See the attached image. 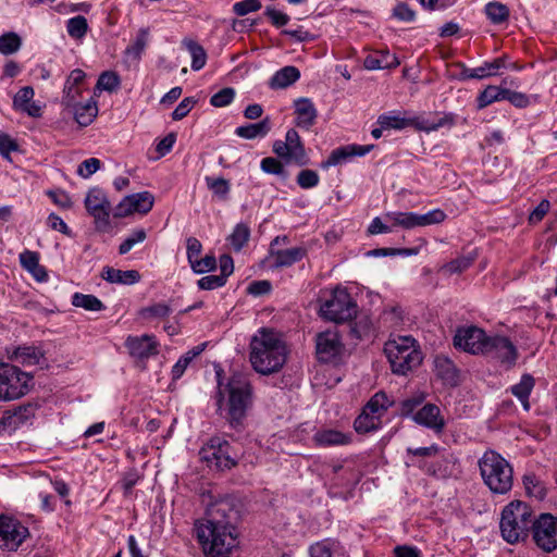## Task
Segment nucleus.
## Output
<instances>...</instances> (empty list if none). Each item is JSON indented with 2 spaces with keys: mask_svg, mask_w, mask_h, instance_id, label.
<instances>
[{
  "mask_svg": "<svg viewBox=\"0 0 557 557\" xmlns=\"http://www.w3.org/2000/svg\"><path fill=\"white\" fill-rule=\"evenodd\" d=\"M205 522L196 523L197 540L206 557H231L238 548L236 523L240 517L239 502L230 495L207 507Z\"/></svg>",
  "mask_w": 557,
  "mask_h": 557,
  "instance_id": "1",
  "label": "nucleus"
},
{
  "mask_svg": "<svg viewBox=\"0 0 557 557\" xmlns=\"http://www.w3.org/2000/svg\"><path fill=\"white\" fill-rule=\"evenodd\" d=\"M249 360L252 369L270 375L278 372L286 362L287 347L281 334L273 329L262 327L251 337Z\"/></svg>",
  "mask_w": 557,
  "mask_h": 557,
  "instance_id": "2",
  "label": "nucleus"
},
{
  "mask_svg": "<svg viewBox=\"0 0 557 557\" xmlns=\"http://www.w3.org/2000/svg\"><path fill=\"white\" fill-rule=\"evenodd\" d=\"M226 387L228 400L225 419L232 429L240 431L252 404V386L246 376L236 373L231 376Z\"/></svg>",
  "mask_w": 557,
  "mask_h": 557,
  "instance_id": "3",
  "label": "nucleus"
},
{
  "mask_svg": "<svg viewBox=\"0 0 557 557\" xmlns=\"http://www.w3.org/2000/svg\"><path fill=\"white\" fill-rule=\"evenodd\" d=\"M533 520V511L527 503L510 502L502 511L499 528L503 539L509 544L525 540Z\"/></svg>",
  "mask_w": 557,
  "mask_h": 557,
  "instance_id": "4",
  "label": "nucleus"
},
{
  "mask_svg": "<svg viewBox=\"0 0 557 557\" xmlns=\"http://www.w3.org/2000/svg\"><path fill=\"white\" fill-rule=\"evenodd\" d=\"M484 484L493 494H507L513 484V471L510 463L494 450L484 453L479 460Z\"/></svg>",
  "mask_w": 557,
  "mask_h": 557,
  "instance_id": "5",
  "label": "nucleus"
},
{
  "mask_svg": "<svg viewBox=\"0 0 557 557\" xmlns=\"http://www.w3.org/2000/svg\"><path fill=\"white\" fill-rule=\"evenodd\" d=\"M413 344L414 339L410 336H401L385 343L384 352L393 373L405 375L421 363V352Z\"/></svg>",
  "mask_w": 557,
  "mask_h": 557,
  "instance_id": "6",
  "label": "nucleus"
},
{
  "mask_svg": "<svg viewBox=\"0 0 557 557\" xmlns=\"http://www.w3.org/2000/svg\"><path fill=\"white\" fill-rule=\"evenodd\" d=\"M33 386V376L10 363H0V401L17 399Z\"/></svg>",
  "mask_w": 557,
  "mask_h": 557,
  "instance_id": "7",
  "label": "nucleus"
},
{
  "mask_svg": "<svg viewBox=\"0 0 557 557\" xmlns=\"http://www.w3.org/2000/svg\"><path fill=\"white\" fill-rule=\"evenodd\" d=\"M322 317L335 323L350 321L357 314V304L342 288H336L320 307Z\"/></svg>",
  "mask_w": 557,
  "mask_h": 557,
  "instance_id": "8",
  "label": "nucleus"
},
{
  "mask_svg": "<svg viewBox=\"0 0 557 557\" xmlns=\"http://www.w3.org/2000/svg\"><path fill=\"white\" fill-rule=\"evenodd\" d=\"M201 460L216 470H230L237 463V455L232 451L230 443L221 437H212L199 451Z\"/></svg>",
  "mask_w": 557,
  "mask_h": 557,
  "instance_id": "9",
  "label": "nucleus"
},
{
  "mask_svg": "<svg viewBox=\"0 0 557 557\" xmlns=\"http://www.w3.org/2000/svg\"><path fill=\"white\" fill-rule=\"evenodd\" d=\"M273 152L287 162H294L299 166L308 164L309 158L298 132L294 128L287 131L285 140H275L272 146Z\"/></svg>",
  "mask_w": 557,
  "mask_h": 557,
  "instance_id": "10",
  "label": "nucleus"
},
{
  "mask_svg": "<svg viewBox=\"0 0 557 557\" xmlns=\"http://www.w3.org/2000/svg\"><path fill=\"white\" fill-rule=\"evenodd\" d=\"M533 540L546 553L557 548V518L550 513H542L532 523Z\"/></svg>",
  "mask_w": 557,
  "mask_h": 557,
  "instance_id": "11",
  "label": "nucleus"
},
{
  "mask_svg": "<svg viewBox=\"0 0 557 557\" xmlns=\"http://www.w3.org/2000/svg\"><path fill=\"white\" fill-rule=\"evenodd\" d=\"M492 336L476 326L458 329L454 336V345L470 354H485Z\"/></svg>",
  "mask_w": 557,
  "mask_h": 557,
  "instance_id": "12",
  "label": "nucleus"
},
{
  "mask_svg": "<svg viewBox=\"0 0 557 557\" xmlns=\"http://www.w3.org/2000/svg\"><path fill=\"white\" fill-rule=\"evenodd\" d=\"M85 208L94 216L97 228H104L109 225L111 203L104 191L100 188H91L85 198Z\"/></svg>",
  "mask_w": 557,
  "mask_h": 557,
  "instance_id": "13",
  "label": "nucleus"
},
{
  "mask_svg": "<svg viewBox=\"0 0 557 557\" xmlns=\"http://www.w3.org/2000/svg\"><path fill=\"white\" fill-rule=\"evenodd\" d=\"M29 535L28 529L20 521L0 516V547L8 550H16Z\"/></svg>",
  "mask_w": 557,
  "mask_h": 557,
  "instance_id": "14",
  "label": "nucleus"
},
{
  "mask_svg": "<svg viewBox=\"0 0 557 557\" xmlns=\"http://www.w3.org/2000/svg\"><path fill=\"white\" fill-rule=\"evenodd\" d=\"M154 198L149 191H141L124 197L116 206L113 215L124 218L134 212L148 213L153 207Z\"/></svg>",
  "mask_w": 557,
  "mask_h": 557,
  "instance_id": "15",
  "label": "nucleus"
},
{
  "mask_svg": "<svg viewBox=\"0 0 557 557\" xmlns=\"http://www.w3.org/2000/svg\"><path fill=\"white\" fill-rule=\"evenodd\" d=\"M317 356L322 362L333 361L342 352L341 337L335 331H326L317 335Z\"/></svg>",
  "mask_w": 557,
  "mask_h": 557,
  "instance_id": "16",
  "label": "nucleus"
},
{
  "mask_svg": "<svg viewBox=\"0 0 557 557\" xmlns=\"http://www.w3.org/2000/svg\"><path fill=\"white\" fill-rule=\"evenodd\" d=\"M484 355L510 366L516 362L518 356L515 345L505 336H492Z\"/></svg>",
  "mask_w": 557,
  "mask_h": 557,
  "instance_id": "17",
  "label": "nucleus"
},
{
  "mask_svg": "<svg viewBox=\"0 0 557 557\" xmlns=\"http://www.w3.org/2000/svg\"><path fill=\"white\" fill-rule=\"evenodd\" d=\"M412 420L419 425L433 430L436 433L443 432L445 420L441 416L440 408L434 404H425L412 416Z\"/></svg>",
  "mask_w": 557,
  "mask_h": 557,
  "instance_id": "18",
  "label": "nucleus"
},
{
  "mask_svg": "<svg viewBox=\"0 0 557 557\" xmlns=\"http://www.w3.org/2000/svg\"><path fill=\"white\" fill-rule=\"evenodd\" d=\"M374 148L373 145H364V146H360V145H346V146H342L339 148H336L334 149L331 154L329 156V158L322 162L321 166L323 169H327L330 166H335L337 164H341L345 161H347L348 159L352 158V157H362L364 154H367L368 152H370L372 149Z\"/></svg>",
  "mask_w": 557,
  "mask_h": 557,
  "instance_id": "19",
  "label": "nucleus"
},
{
  "mask_svg": "<svg viewBox=\"0 0 557 557\" xmlns=\"http://www.w3.org/2000/svg\"><path fill=\"white\" fill-rule=\"evenodd\" d=\"M126 347L129 354L138 359H147L158 354V344L153 336L143 335L139 337H128Z\"/></svg>",
  "mask_w": 557,
  "mask_h": 557,
  "instance_id": "20",
  "label": "nucleus"
},
{
  "mask_svg": "<svg viewBox=\"0 0 557 557\" xmlns=\"http://www.w3.org/2000/svg\"><path fill=\"white\" fill-rule=\"evenodd\" d=\"M35 91L33 87L25 86L21 88L13 98V108L32 117L41 116V107L33 101Z\"/></svg>",
  "mask_w": 557,
  "mask_h": 557,
  "instance_id": "21",
  "label": "nucleus"
},
{
  "mask_svg": "<svg viewBox=\"0 0 557 557\" xmlns=\"http://www.w3.org/2000/svg\"><path fill=\"white\" fill-rule=\"evenodd\" d=\"M296 125L309 129L317 120L318 113L312 101L308 98H300L295 101Z\"/></svg>",
  "mask_w": 557,
  "mask_h": 557,
  "instance_id": "22",
  "label": "nucleus"
},
{
  "mask_svg": "<svg viewBox=\"0 0 557 557\" xmlns=\"http://www.w3.org/2000/svg\"><path fill=\"white\" fill-rule=\"evenodd\" d=\"M314 444L320 447L347 445L351 442V434H345L337 430L323 429L314 433Z\"/></svg>",
  "mask_w": 557,
  "mask_h": 557,
  "instance_id": "23",
  "label": "nucleus"
},
{
  "mask_svg": "<svg viewBox=\"0 0 557 557\" xmlns=\"http://www.w3.org/2000/svg\"><path fill=\"white\" fill-rule=\"evenodd\" d=\"M101 277L112 284L133 285L140 281L141 275L137 270H119L111 267H104Z\"/></svg>",
  "mask_w": 557,
  "mask_h": 557,
  "instance_id": "24",
  "label": "nucleus"
},
{
  "mask_svg": "<svg viewBox=\"0 0 557 557\" xmlns=\"http://www.w3.org/2000/svg\"><path fill=\"white\" fill-rule=\"evenodd\" d=\"M273 258V268H285L290 267L294 263L300 261L306 256V249L301 247H293L283 250H270Z\"/></svg>",
  "mask_w": 557,
  "mask_h": 557,
  "instance_id": "25",
  "label": "nucleus"
},
{
  "mask_svg": "<svg viewBox=\"0 0 557 557\" xmlns=\"http://www.w3.org/2000/svg\"><path fill=\"white\" fill-rule=\"evenodd\" d=\"M436 375L446 384L455 386L458 383V370L454 362L444 356L434 360Z\"/></svg>",
  "mask_w": 557,
  "mask_h": 557,
  "instance_id": "26",
  "label": "nucleus"
},
{
  "mask_svg": "<svg viewBox=\"0 0 557 557\" xmlns=\"http://www.w3.org/2000/svg\"><path fill=\"white\" fill-rule=\"evenodd\" d=\"M300 77V72L297 67L287 65L283 69L278 70L270 79L269 86L272 89H283L295 82H297Z\"/></svg>",
  "mask_w": 557,
  "mask_h": 557,
  "instance_id": "27",
  "label": "nucleus"
},
{
  "mask_svg": "<svg viewBox=\"0 0 557 557\" xmlns=\"http://www.w3.org/2000/svg\"><path fill=\"white\" fill-rule=\"evenodd\" d=\"M271 131V119L265 116L262 121L258 123L247 124L243 126H238L235 129V134L238 137L245 139H255L258 137H264Z\"/></svg>",
  "mask_w": 557,
  "mask_h": 557,
  "instance_id": "28",
  "label": "nucleus"
},
{
  "mask_svg": "<svg viewBox=\"0 0 557 557\" xmlns=\"http://www.w3.org/2000/svg\"><path fill=\"white\" fill-rule=\"evenodd\" d=\"M74 119L81 126H88L98 114V107L94 99H89L85 104H74Z\"/></svg>",
  "mask_w": 557,
  "mask_h": 557,
  "instance_id": "29",
  "label": "nucleus"
},
{
  "mask_svg": "<svg viewBox=\"0 0 557 557\" xmlns=\"http://www.w3.org/2000/svg\"><path fill=\"white\" fill-rule=\"evenodd\" d=\"M478 258V251L471 250L466 255H461L456 259L445 263L442 267V271L448 274L462 273L469 269Z\"/></svg>",
  "mask_w": 557,
  "mask_h": 557,
  "instance_id": "30",
  "label": "nucleus"
},
{
  "mask_svg": "<svg viewBox=\"0 0 557 557\" xmlns=\"http://www.w3.org/2000/svg\"><path fill=\"white\" fill-rule=\"evenodd\" d=\"M534 379L531 374H523L519 383L511 386L510 391L522 404L525 410L530 409L529 396L534 387Z\"/></svg>",
  "mask_w": 557,
  "mask_h": 557,
  "instance_id": "31",
  "label": "nucleus"
},
{
  "mask_svg": "<svg viewBox=\"0 0 557 557\" xmlns=\"http://www.w3.org/2000/svg\"><path fill=\"white\" fill-rule=\"evenodd\" d=\"M363 65L367 70H382V69H393L399 65V61L396 55L391 54L388 51L381 52L380 57L376 55H368Z\"/></svg>",
  "mask_w": 557,
  "mask_h": 557,
  "instance_id": "32",
  "label": "nucleus"
},
{
  "mask_svg": "<svg viewBox=\"0 0 557 557\" xmlns=\"http://www.w3.org/2000/svg\"><path fill=\"white\" fill-rule=\"evenodd\" d=\"M381 425L379 414H372L362 409V412L356 418L354 422L355 431L359 434L376 431Z\"/></svg>",
  "mask_w": 557,
  "mask_h": 557,
  "instance_id": "33",
  "label": "nucleus"
},
{
  "mask_svg": "<svg viewBox=\"0 0 557 557\" xmlns=\"http://www.w3.org/2000/svg\"><path fill=\"white\" fill-rule=\"evenodd\" d=\"M395 405L396 403L389 400L388 396L384 392H377L370 398L363 409L372 414H379V419H381L384 412Z\"/></svg>",
  "mask_w": 557,
  "mask_h": 557,
  "instance_id": "34",
  "label": "nucleus"
},
{
  "mask_svg": "<svg viewBox=\"0 0 557 557\" xmlns=\"http://www.w3.org/2000/svg\"><path fill=\"white\" fill-rule=\"evenodd\" d=\"M14 358L24 366L40 364L44 352L34 346H21L14 350Z\"/></svg>",
  "mask_w": 557,
  "mask_h": 557,
  "instance_id": "35",
  "label": "nucleus"
},
{
  "mask_svg": "<svg viewBox=\"0 0 557 557\" xmlns=\"http://www.w3.org/2000/svg\"><path fill=\"white\" fill-rule=\"evenodd\" d=\"M72 305L87 311H102L106 307L95 295L75 293L72 296Z\"/></svg>",
  "mask_w": 557,
  "mask_h": 557,
  "instance_id": "36",
  "label": "nucleus"
},
{
  "mask_svg": "<svg viewBox=\"0 0 557 557\" xmlns=\"http://www.w3.org/2000/svg\"><path fill=\"white\" fill-rule=\"evenodd\" d=\"M172 313V308L165 302H156L147 307L141 308L138 311V315L144 320L152 319H165Z\"/></svg>",
  "mask_w": 557,
  "mask_h": 557,
  "instance_id": "37",
  "label": "nucleus"
},
{
  "mask_svg": "<svg viewBox=\"0 0 557 557\" xmlns=\"http://www.w3.org/2000/svg\"><path fill=\"white\" fill-rule=\"evenodd\" d=\"M183 44L191 55V69L194 71L201 70L207 61V53L205 49L198 42L191 39H185Z\"/></svg>",
  "mask_w": 557,
  "mask_h": 557,
  "instance_id": "38",
  "label": "nucleus"
},
{
  "mask_svg": "<svg viewBox=\"0 0 557 557\" xmlns=\"http://www.w3.org/2000/svg\"><path fill=\"white\" fill-rule=\"evenodd\" d=\"M485 14L493 24H502L509 18V9L502 2H488L485 5Z\"/></svg>",
  "mask_w": 557,
  "mask_h": 557,
  "instance_id": "39",
  "label": "nucleus"
},
{
  "mask_svg": "<svg viewBox=\"0 0 557 557\" xmlns=\"http://www.w3.org/2000/svg\"><path fill=\"white\" fill-rule=\"evenodd\" d=\"M250 238V228L245 223H238L227 240L235 251H240Z\"/></svg>",
  "mask_w": 557,
  "mask_h": 557,
  "instance_id": "40",
  "label": "nucleus"
},
{
  "mask_svg": "<svg viewBox=\"0 0 557 557\" xmlns=\"http://www.w3.org/2000/svg\"><path fill=\"white\" fill-rule=\"evenodd\" d=\"M22 47V38L15 32H8L0 36V53L10 55L17 52Z\"/></svg>",
  "mask_w": 557,
  "mask_h": 557,
  "instance_id": "41",
  "label": "nucleus"
},
{
  "mask_svg": "<svg viewBox=\"0 0 557 557\" xmlns=\"http://www.w3.org/2000/svg\"><path fill=\"white\" fill-rule=\"evenodd\" d=\"M424 401V394L419 393L396 404L397 412L401 417H412L417 408Z\"/></svg>",
  "mask_w": 557,
  "mask_h": 557,
  "instance_id": "42",
  "label": "nucleus"
},
{
  "mask_svg": "<svg viewBox=\"0 0 557 557\" xmlns=\"http://www.w3.org/2000/svg\"><path fill=\"white\" fill-rule=\"evenodd\" d=\"M505 88L497 86H487L478 97V108L483 109L494 101L504 100Z\"/></svg>",
  "mask_w": 557,
  "mask_h": 557,
  "instance_id": "43",
  "label": "nucleus"
},
{
  "mask_svg": "<svg viewBox=\"0 0 557 557\" xmlns=\"http://www.w3.org/2000/svg\"><path fill=\"white\" fill-rule=\"evenodd\" d=\"M207 187L218 198L225 200L231 190L230 182L223 177H206Z\"/></svg>",
  "mask_w": 557,
  "mask_h": 557,
  "instance_id": "44",
  "label": "nucleus"
},
{
  "mask_svg": "<svg viewBox=\"0 0 557 557\" xmlns=\"http://www.w3.org/2000/svg\"><path fill=\"white\" fill-rule=\"evenodd\" d=\"M386 219L407 230L417 227L416 212H391L386 214Z\"/></svg>",
  "mask_w": 557,
  "mask_h": 557,
  "instance_id": "45",
  "label": "nucleus"
},
{
  "mask_svg": "<svg viewBox=\"0 0 557 557\" xmlns=\"http://www.w3.org/2000/svg\"><path fill=\"white\" fill-rule=\"evenodd\" d=\"M66 29L71 37L76 39L83 38L88 30V23L86 17L83 15H77L70 18L66 24Z\"/></svg>",
  "mask_w": 557,
  "mask_h": 557,
  "instance_id": "46",
  "label": "nucleus"
},
{
  "mask_svg": "<svg viewBox=\"0 0 557 557\" xmlns=\"http://www.w3.org/2000/svg\"><path fill=\"white\" fill-rule=\"evenodd\" d=\"M455 124V115L451 113L444 114L438 117L436 121L425 120L418 125V128L421 131H425L428 133L437 131L443 126H453Z\"/></svg>",
  "mask_w": 557,
  "mask_h": 557,
  "instance_id": "47",
  "label": "nucleus"
},
{
  "mask_svg": "<svg viewBox=\"0 0 557 557\" xmlns=\"http://www.w3.org/2000/svg\"><path fill=\"white\" fill-rule=\"evenodd\" d=\"M377 124L385 129H403L410 124V121L399 115L382 114L377 119Z\"/></svg>",
  "mask_w": 557,
  "mask_h": 557,
  "instance_id": "48",
  "label": "nucleus"
},
{
  "mask_svg": "<svg viewBox=\"0 0 557 557\" xmlns=\"http://www.w3.org/2000/svg\"><path fill=\"white\" fill-rule=\"evenodd\" d=\"M446 219V213L442 209H434L424 214L417 213V227L440 224Z\"/></svg>",
  "mask_w": 557,
  "mask_h": 557,
  "instance_id": "49",
  "label": "nucleus"
},
{
  "mask_svg": "<svg viewBox=\"0 0 557 557\" xmlns=\"http://www.w3.org/2000/svg\"><path fill=\"white\" fill-rule=\"evenodd\" d=\"M120 83V77L115 72L106 71L100 74L97 82V87L102 90L112 92L119 88Z\"/></svg>",
  "mask_w": 557,
  "mask_h": 557,
  "instance_id": "50",
  "label": "nucleus"
},
{
  "mask_svg": "<svg viewBox=\"0 0 557 557\" xmlns=\"http://www.w3.org/2000/svg\"><path fill=\"white\" fill-rule=\"evenodd\" d=\"M147 41H148V29L147 28L139 29L134 44L126 48V53L128 55L134 57L135 59H139L147 46Z\"/></svg>",
  "mask_w": 557,
  "mask_h": 557,
  "instance_id": "51",
  "label": "nucleus"
},
{
  "mask_svg": "<svg viewBox=\"0 0 557 557\" xmlns=\"http://www.w3.org/2000/svg\"><path fill=\"white\" fill-rule=\"evenodd\" d=\"M38 409V405L35 403H27L20 405L12 409L13 414L16 416L17 422L20 425L26 423L28 420L35 417V413Z\"/></svg>",
  "mask_w": 557,
  "mask_h": 557,
  "instance_id": "52",
  "label": "nucleus"
},
{
  "mask_svg": "<svg viewBox=\"0 0 557 557\" xmlns=\"http://www.w3.org/2000/svg\"><path fill=\"white\" fill-rule=\"evenodd\" d=\"M235 97V90L232 87H225L210 98V104L215 108L228 106Z\"/></svg>",
  "mask_w": 557,
  "mask_h": 557,
  "instance_id": "53",
  "label": "nucleus"
},
{
  "mask_svg": "<svg viewBox=\"0 0 557 557\" xmlns=\"http://www.w3.org/2000/svg\"><path fill=\"white\" fill-rule=\"evenodd\" d=\"M190 267L195 273L201 274L213 271L216 268V260L213 255H207L201 259L197 258Z\"/></svg>",
  "mask_w": 557,
  "mask_h": 557,
  "instance_id": "54",
  "label": "nucleus"
},
{
  "mask_svg": "<svg viewBox=\"0 0 557 557\" xmlns=\"http://www.w3.org/2000/svg\"><path fill=\"white\" fill-rule=\"evenodd\" d=\"M261 170L268 174L274 175H286V171L282 164V162L273 157H267L261 160L260 163Z\"/></svg>",
  "mask_w": 557,
  "mask_h": 557,
  "instance_id": "55",
  "label": "nucleus"
},
{
  "mask_svg": "<svg viewBox=\"0 0 557 557\" xmlns=\"http://www.w3.org/2000/svg\"><path fill=\"white\" fill-rule=\"evenodd\" d=\"M146 239L145 230H136L119 247L120 255L127 253L136 244H139Z\"/></svg>",
  "mask_w": 557,
  "mask_h": 557,
  "instance_id": "56",
  "label": "nucleus"
},
{
  "mask_svg": "<svg viewBox=\"0 0 557 557\" xmlns=\"http://www.w3.org/2000/svg\"><path fill=\"white\" fill-rule=\"evenodd\" d=\"M319 181V175L313 170H302L297 175V184L304 189L315 187Z\"/></svg>",
  "mask_w": 557,
  "mask_h": 557,
  "instance_id": "57",
  "label": "nucleus"
},
{
  "mask_svg": "<svg viewBox=\"0 0 557 557\" xmlns=\"http://www.w3.org/2000/svg\"><path fill=\"white\" fill-rule=\"evenodd\" d=\"M197 100L193 97H186L184 98L180 104L175 108V110L172 112V119L174 121H180L184 119L190 110L196 104Z\"/></svg>",
  "mask_w": 557,
  "mask_h": 557,
  "instance_id": "58",
  "label": "nucleus"
},
{
  "mask_svg": "<svg viewBox=\"0 0 557 557\" xmlns=\"http://www.w3.org/2000/svg\"><path fill=\"white\" fill-rule=\"evenodd\" d=\"M504 100H508L517 108H527L530 104V98L522 92L513 91L505 88Z\"/></svg>",
  "mask_w": 557,
  "mask_h": 557,
  "instance_id": "59",
  "label": "nucleus"
},
{
  "mask_svg": "<svg viewBox=\"0 0 557 557\" xmlns=\"http://www.w3.org/2000/svg\"><path fill=\"white\" fill-rule=\"evenodd\" d=\"M225 283H226V280H224V276L207 275V276L201 277L197 282V285L200 289L211 290V289H215V288L224 286Z\"/></svg>",
  "mask_w": 557,
  "mask_h": 557,
  "instance_id": "60",
  "label": "nucleus"
},
{
  "mask_svg": "<svg viewBox=\"0 0 557 557\" xmlns=\"http://www.w3.org/2000/svg\"><path fill=\"white\" fill-rule=\"evenodd\" d=\"M18 150V144L10 135L0 133V154L10 159V153Z\"/></svg>",
  "mask_w": 557,
  "mask_h": 557,
  "instance_id": "61",
  "label": "nucleus"
},
{
  "mask_svg": "<svg viewBox=\"0 0 557 557\" xmlns=\"http://www.w3.org/2000/svg\"><path fill=\"white\" fill-rule=\"evenodd\" d=\"M260 8L261 2L259 0H243L234 4L233 11L237 15L244 16L250 12L258 11Z\"/></svg>",
  "mask_w": 557,
  "mask_h": 557,
  "instance_id": "62",
  "label": "nucleus"
},
{
  "mask_svg": "<svg viewBox=\"0 0 557 557\" xmlns=\"http://www.w3.org/2000/svg\"><path fill=\"white\" fill-rule=\"evenodd\" d=\"M100 165H101V162H100L99 159H97V158H89V159L84 160L79 164L77 173L82 177L87 178L90 175H92L96 171H98L100 169Z\"/></svg>",
  "mask_w": 557,
  "mask_h": 557,
  "instance_id": "63",
  "label": "nucleus"
},
{
  "mask_svg": "<svg viewBox=\"0 0 557 557\" xmlns=\"http://www.w3.org/2000/svg\"><path fill=\"white\" fill-rule=\"evenodd\" d=\"M309 557H333L332 546L329 541H321L309 547Z\"/></svg>",
  "mask_w": 557,
  "mask_h": 557,
  "instance_id": "64",
  "label": "nucleus"
}]
</instances>
